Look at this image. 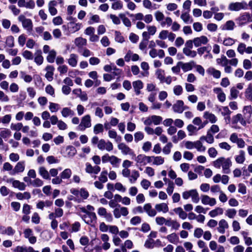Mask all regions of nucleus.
<instances>
[{"label":"nucleus","mask_w":252,"mask_h":252,"mask_svg":"<svg viewBox=\"0 0 252 252\" xmlns=\"http://www.w3.org/2000/svg\"><path fill=\"white\" fill-rule=\"evenodd\" d=\"M187 129L189 132V136L194 135L197 132V131L199 130L198 129V128L191 124L187 126Z\"/></svg>","instance_id":"6e6d98bb"},{"label":"nucleus","mask_w":252,"mask_h":252,"mask_svg":"<svg viewBox=\"0 0 252 252\" xmlns=\"http://www.w3.org/2000/svg\"><path fill=\"white\" fill-rule=\"evenodd\" d=\"M236 210L234 209H228L226 210L225 215L229 218L232 219L236 215Z\"/></svg>","instance_id":"680f3d73"},{"label":"nucleus","mask_w":252,"mask_h":252,"mask_svg":"<svg viewBox=\"0 0 252 252\" xmlns=\"http://www.w3.org/2000/svg\"><path fill=\"white\" fill-rule=\"evenodd\" d=\"M172 24V20L169 17H165L164 20L160 22V25L162 27H165V26H170Z\"/></svg>","instance_id":"0e129e2a"},{"label":"nucleus","mask_w":252,"mask_h":252,"mask_svg":"<svg viewBox=\"0 0 252 252\" xmlns=\"http://www.w3.org/2000/svg\"><path fill=\"white\" fill-rule=\"evenodd\" d=\"M101 160L103 163L109 162L113 168H117L120 166L121 159L115 155L106 154L102 156Z\"/></svg>","instance_id":"f03ea898"},{"label":"nucleus","mask_w":252,"mask_h":252,"mask_svg":"<svg viewBox=\"0 0 252 252\" xmlns=\"http://www.w3.org/2000/svg\"><path fill=\"white\" fill-rule=\"evenodd\" d=\"M182 196L184 199H188L191 197L192 201L195 203L199 201V194L195 189L183 192Z\"/></svg>","instance_id":"7ed1b4c3"},{"label":"nucleus","mask_w":252,"mask_h":252,"mask_svg":"<svg viewBox=\"0 0 252 252\" xmlns=\"http://www.w3.org/2000/svg\"><path fill=\"white\" fill-rule=\"evenodd\" d=\"M173 211L176 214L178 215L179 217L182 220H185L188 216V214L183 210L181 207L174 208L173 209Z\"/></svg>","instance_id":"2f4dec72"},{"label":"nucleus","mask_w":252,"mask_h":252,"mask_svg":"<svg viewBox=\"0 0 252 252\" xmlns=\"http://www.w3.org/2000/svg\"><path fill=\"white\" fill-rule=\"evenodd\" d=\"M228 227V224L226 220L221 219L219 222V226L217 227V230L220 233L224 234L225 231V229H227Z\"/></svg>","instance_id":"aec40b11"},{"label":"nucleus","mask_w":252,"mask_h":252,"mask_svg":"<svg viewBox=\"0 0 252 252\" xmlns=\"http://www.w3.org/2000/svg\"><path fill=\"white\" fill-rule=\"evenodd\" d=\"M236 20L239 22V26L243 25L247 23L252 22V16L248 12H244L238 17Z\"/></svg>","instance_id":"1a4fd4ad"},{"label":"nucleus","mask_w":252,"mask_h":252,"mask_svg":"<svg viewBox=\"0 0 252 252\" xmlns=\"http://www.w3.org/2000/svg\"><path fill=\"white\" fill-rule=\"evenodd\" d=\"M213 91L217 94V97L220 101L223 102L225 100V94L220 88H215Z\"/></svg>","instance_id":"b1692460"},{"label":"nucleus","mask_w":252,"mask_h":252,"mask_svg":"<svg viewBox=\"0 0 252 252\" xmlns=\"http://www.w3.org/2000/svg\"><path fill=\"white\" fill-rule=\"evenodd\" d=\"M203 117L211 123H215L217 121V118L214 114L207 111L204 112Z\"/></svg>","instance_id":"c9c22d12"},{"label":"nucleus","mask_w":252,"mask_h":252,"mask_svg":"<svg viewBox=\"0 0 252 252\" xmlns=\"http://www.w3.org/2000/svg\"><path fill=\"white\" fill-rule=\"evenodd\" d=\"M191 49H189L187 48H184L183 49V53L188 57L191 58H194L197 55V53L195 51L191 50Z\"/></svg>","instance_id":"de8ad7c7"},{"label":"nucleus","mask_w":252,"mask_h":252,"mask_svg":"<svg viewBox=\"0 0 252 252\" xmlns=\"http://www.w3.org/2000/svg\"><path fill=\"white\" fill-rule=\"evenodd\" d=\"M194 45L195 47H199L202 45L207 44L209 41L208 38L204 35L195 37L193 39Z\"/></svg>","instance_id":"f3484780"},{"label":"nucleus","mask_w":252,"mask_h":252,"mask_svg":"<svg viewBox=\"0 0 252 252\" xmlns=\"http://www.w3.org/2000/svg\"><path fill=\"white\" fill-rule=\"evenodd\" d=\"M143 210L150 217H155L157 215L156 210L152 209V206L150 203L145 204L144 205Z\"/></svg>","instance_id":"393cba45"},{"label":"nucleus","mask_w":252,"mask_h":252,"mask_svg":"<svg viewBox=\"0 0 252 252\" xmlns=\"http://www.w3.org/2000/svg\"><path fill=\"white\" fill-rule=\"evenodd\" d=\"M194 125L199 126L198 129L203 128L205 126V124H203L201 119L199 117H195L192 121Z\"/></svg>","instance_id":"13d9d810"},{"label":"nucleus","mask_w":252,"mask_h":252,"mask_svg":"<svg viewBox=\"0 0 252 252\" xmlns=\"http://www.w3.org/2000/svg\"><path fill=\"white\" fill-rule=\"evenodd\" d=\"M235 24L232 20L227 21L223 26V30L232 31L235 27Z\"/></svg>","instance_id":"4c0bfd02"},{"label":"nucleus","mask_w":252,"mask_h":252,"mask_svg":"<svg viewBox=\"0 0 252 252\" xmlns=\"http://www.w3.org/2000/svg\"><path fill=\"white\" fill-rule=\"evenodd\" d=\"M43 58L41 56V51L38 50L35 53V57L34 58V62L40 65L42 63Z\"/></svg>","instance_id":"49530a36"},{"label":"nucleus","mask_w":252,"mask_h":252,"mask_svg":"<svg viewBox=\"0 0 252 252\" xmlns=\"http://www.w3.org/2000/svg\"><path fill=\"white\" fill-rule=\"evenodd\" d=\"M207 72L212 75L214 78L218 79L220 78L221 75L220 71L216 69L215 68L210 67L207 70Z\"/></svg>","instance_id":"72a5a7b5"},{"label":"nucleus","mask_w":252,"mask_h":252,"mask_svg":"<svg viewBox=\"0 0 252 252\" xmlns=\"http://www.w3.org/2000/svg\"><path fill=\"white\" fill-rule=\"evenodd\" d=\"M57 5V2L56 0H51L48 3V9L50 14L54 16L57 13V10L55 6Z\"/></svg>","instance_id":"bb28decb"},{"label":"nucleus","mask_w":252,"mask_h":252,"mask_svg":"<svg viewBox=\"0 0 252 252\" xmlns=\"http://www.w3.org/2000/svg\"><path fill=\"white\" fill-rule=\"evenodd\" d=\"M25 169V162L24 161H20L18 162L16 166H15L13 173L12 174H15V173L22 172L24 171Z\"/></svg>","instance_id":"7c9ffc66"},{"label":"nucleus","mask_w":252,"mask_h":252,"mask_svg":"<svg viewBox=\"0 0 252 252\" xmlns=\"http://www.w3.org/2000/svg\"><path fill=\"white\" fill-rule=\"evenodd\" d=\"M174 183L171 181H168V187L166 189V192L169 195H171L174 189Z\"/></svg>","instance_id":"338daca9"},{"label":"nucleus","mask_w":252,"mask_h":252,"mask_svg":"<svg viewBox=\"0 0 252 252\" xmlns=\"http://www.w3.org/2000/svg\"><path fill=\"white\" fill-rule=\"evenodd\" d=\"M19 75L20 78L24 80V81L26 83H30L32 80V76L27 74L25 71H20Z\"/></svg>","instance_id":"58836bf2"},{"label":"nucleus","mask_w":252,"mask_h":252,"mask_svg":"<svg viewBox=\"0 0 252 252\" xmlns=\"http://www.w3.org/2000/svg\"><path fill=\"white\" fill-rule=\"evenodd\" d=\"M39 174L45 179H50V175L48 171L44 167H40L38 169Z\"/></svg>","instance_id":"79ce46f5"},{"label":"nucleus","mask_w":252,"mask_h":252,"mask_svg":"<svg viewBox=\"0 0 252 252\" xmlns=\"http://www.w3.org/2000/svg\"><path fill=\"white\" fill-rule=\"evenodd\" d=\"M243 113L246 118H250L252 114V108L251 106H246L244 107Z\"/></svg>","instance_id":"603ef678"},{"label":"nucleus","mask_w":252,"mask_h":252,"mask_svg":"<svg viewBox=\"0 0 252 252\" xmlns=\"http://www.w3.org/2000/svg\"><path fill=\"white\" fill-rule=\"evenodd\" d=\"M172 147L173 144L171 142L167 143V144L163 147L162 149L163 153L165 155L169 154L171 152V149Z\"/></svg>","instance_id":"69168bd1"},{"label":"nucleus","mask_w":252,"mask_h":252,"mask_svg":"<svg viewBox=\"0 0 252 252\" xmlns=\"http://www.w3.org/2000/svg\"><path fill=\"white\" fill-rule=\"evenodd\" d=\"M98 149L101 151L106 150L107 152H111L113 150V145L109 141H106L104 139L99 140L97 145Z\"/></svg>","instance_id":"423d86ee"},{"label":"nucleus","mask_w":252,"mask_h":252,"mask_svg":"<svg viewBox=\"0 0 252 252\" xmlns=\"http://www.w3.org/2000/svg\"><path fill=\"white\" fill-rule=\"evenodd\" d=\"M68 28L71 33H74L81 29L82 27V24L79 23H75L73 21H70L68 23Z\"/></svg>","instance_id":"6ab92c4d"},{"label":"nucleus","mask_w":252,"mask_h":252,"mask_svg":"<svg viewBox=\"0 0 252 252\" xmlns=\"http://www.w3.org/2000/svg\"><path fill=\"white\" fill-rule=\"evenodd\" d=\"M18 20L22 23L23 27L26 29L28 32L32 31V22L30 19L27 18L24 15H20L18 17Z\"/></svg>","instance_id":"20e7f679"},{"label":"nucleus","mask_w":252,"mask_h":252,"mask_svg":"<svg viewBox=\"0 0 252 252\" xmlns=\"http://www.w3.org/2000/svg\"><path fill=\"white\" fill-rule=\"evenodd\" d=\"M235 42V39L231 37H227L224 39L222 43L224 46H229L233 45Z\"/></svg>","instance_id":"4d7b16f0"},{"label":"nucleus","mask_w":252,"mask_h":252,"mask_svg":"<svg viewBox=\"0 0 252 252\" xmlns=\"http://www.w3.org/2000/svg\"><path fill=\"white\" fill-rule=\"evenodd\" d=\"M165 225L168 227H171L175 230H178L180 226V223L176 220H172L171 218L166 219Z\"/></svg>","instance_id":"4be33fe9"},{"label":"nucleus","mask_w":252,"mask_h":252,"mask_svg":"<svg viewBox=\"0 0 252 252\" xmlns=\"http://www.w3.org/2000/svg\"><path fill=\"white\" fill-rule=\"evenodd\" d=\"M30 184L34 187H39L43 185V182L39 178H35L33 181L30 180Z\"/></svg>","instance_id":"bf43d9fd"},{"label":"nucleus","mask_w":252,"mask_h":252,"mask_svg":"<svg viewBox=\"0 0 252 252\" xmlns=\"http://www.w3.org/2000/svg\"><path fill=\"white\" fill-rule=\"evenodd\" d=\"M135 160L137 166L146 165L148 163L152 161L151 156H147L145 155L140 154L135 157Z\"/></svg>","instance_id":"39448f33"},{"label":"nucleus","mask_w":252,"mask_h":252,"mask_svg":"<svg viewBox=\"0 0 252 252\" xmlns=\"http://www.w3.org/2000/svg\"><path fill=\"white\" fill-rule=\"evenodd\" d=\"M55 68L52 65H47L45 68L46 73L45 77L49 81H51L53 79V75Z\"/></svg>","instance_id":"5701e85b"},{"label":"nucleus","mask_w":252,"mask_h":252,"mask_svg":"<svg viewBox=\"0 0 252 252\" xmlns=\"http://www.w3.org/2000/svg\"><path fill=\"white\" fill-rule=\"evenodd\" d=\"M156 75L157 78L161 82H163L164 80V71L161 69H158L156 71Z\"/></svg>","instance_id":"3c124183"},{"label":"nucleus","mask_w":252,"mask_h":252,"mask_svg":"<svg viewBox=\"0 0 252 252\" xmlns=\"http://www.w3.org/2000/svg\"><path fill=\"white\" fill-rule=\"evenodd\" d=\"M246 3L245 2H232L229 4L228 9L230 11H239L246 8Z\"/></svg>","instance_id":"ddd939ff"},{"label":"nucleus","mask_w":252,"mask_h":252,"mask_svg":"<svg viewBox=\"0 0 252 252\" xmlns=\"http://www.w3.org/2000/svg\"><path fill=\"white\" fill-rule=\"evenodd\" d=\"M72 174L71 170L69 168L65 169L61 174L60 177L62 179H69Z\"/></svg>","instance_id":"09e8293b"},{"label":"nucleus","mask_w":252,"mask_h":252,"mask_svg":"<svg viewBox=\"0 0 252 252\" xmlns=\"http://www.w3.org/2000/svg\"><path fill=\"white\" fill-rule=\"evenodd\" d=\"M189 108V107L185 106L184 103L182 100H178L173 105L172 109L175 113L181 114L183 111Z\"/></svg>","instance_id":"6e6552de"},{"label":"nucleus","mask_w":252,"mask_h":252,"mask_svg":"<svg viewBox=\"0 0 252 252\" xmlns=\"http://www.w3.org/2000/svg\"><path fill=\"white\" fill-rule=\"evenodd\" d=\"M134 92L136 95H138L141 94V90L144 87V84L140 80H137L133 81L132 83Z\"/></svg>","instance_id":"4468645a"},{"label":"nucleus","mask_w":252,"mask_h":252,"mask_svg":"<svg viewBox=\"0 0 252 252\" xmlns=\"http://www.w3.org/2000/svg\"><path fill=\"white\" fill-rule=\"evenodd\" d=\"M140 174L136 170H133L131 172V174L129 177V182L131 184H134L137 181V179L139 177Z\"/></svg>","instance_id":"473e14b6"},{"label":"nucleus","mask_w":252,"mask_h":252,"mask_svg":"<svg viewBox=\"0 0 252 252\" xmlns=\"http://www.w3.org/2000/svg\"><path fill=\"white\" fill-rule=\"evenodd\" d=\"M15 233V230L11 226L0 227V233L3 235H6L9 236H13Z\"/></svg>","instance_id":"a211bd4d"},{"label":"nucleus","mask_w":252,"mask_h":252,"mask_svg":"<svg viewBox=\"0 0 252 252\" xmlns=\"http://www.w3.org/2000/svg\"><path fill=\"white\" fill-rule=\"evenodd\" d=\"M7 182L11 183L13 187L17 188L20 190H24L25 189L26 185L23 182H21L19 180H15L13 179H9L7 180Z\"/></svg>","instance_id":"2eb2a0df"},{"label":"nucleus","mask_w":252,"mask_h":252,"mask_svg":"<svg viewBox=\"0 0 252 252\" xmlns=\"http://www.w3.org/2000/svg\"><path fill=\"white\" fill-rule=\"evenodd\" d=\"M91 118L90 115H86L83 116L81 120V122L78 126V129L84 131L87 128H89L91 126Z\"/></svg>","instance_id":"0eeeda50"},{"label":"nucleus","mask_w":252,"mask_h":252,"mask_svg":"<svg viewBox=\"0 0 252 252\" xmlns=\"http://www.w3.org/2000/svg\"><path fill=\"white\" fill-rule=\"evenodd\" d=\"M181 19L186 24L191 23L193 22L189 12H184L181 15Z\"/></svg>","instance_id":"37998d69"},{"label":"nucleus","mask_w":252,"mask_h":252,"mask_svg":"<svg viewBox=\"0 0 252 252\" xmlns=\"http://www.w3.org/2000/svg\"><path fill=\"white\" fill-rule=\"evenodd\" d=\"M154 15L156 20L160 23L165 18L164 14L160 11H157Z\"/></svg>","instance_id":"e2e57ef3"},{"label":"nucleus","mask_w":252,"mask_h":252,"mask_svg":"<svg viewBox=\"0 0 252 252\" xmlns=\"http://www.w3.org/2000/svg\"><path fill=\"white\" fill-rule=\"evenodd\" d=\"M98 215L100 216L104 217L106 220L108 222H112L113 217L110 213H108L106 209L104 207H99L97 210Z\"/></svg>","instance_id":"f8f14e48"},{"label":"nucleus","mask_w":252,"mask_h":252,"mask_svg":"<svg viewBox=\"0 0 252 252\" xmlns=\"http://www.w3.org/2000/svg\"><path fill=\"white\" fill-rule=\"evenodd\" d=\"M16 197L19 200L29 199L31 198V195L30 192L26 191L24 193H17L16 194Z\"/></svg>","instance_id":"ea45409f"},{"label":"nucleus","mask_w":252,"mask_h":252,"mask_svg":"<svg viewBox=\"0 0 252 252\" xmlns=\"http://www.w3.org/2000/svg\"><path fill=\"white\" fill-rule=\"evenodd\" d=\"M223 213V210L222 208L220 207H217L215 209L211 211L209 215L212 218H214L218 215H222Z\"/></svg>","instance_id":"c03bdc74"},{"label":"nucleus","mask_w":252,"mask_h":252,"mask_svg":"<svg viewBox=\"0 0 252 252\" xmlns=\"http://www.w3.org/2000/svg\"><path fill=\"white\" fill-rule=\"evenodd\" d=\"M118 148L124 155L135 156L134 151L124 143H119L118 145Z\"/></svg>","instance_id":"9d476101"},{"label":"nucleus","mask_w":252,"mask_h":252,"mask_svg":"<svg viewBox=\"0 0 252 252\" xmlns=\"http://www.w3.org/2000/svg\"><path fill=\"white\" fill-rule=\"evenodd\" d=\"M218 64L222 66H226L228 63V60L224 55H222L220 58H218L216 60Z\"/></svg>","instance_id":"8fccbe9b"},{"label":"nucleus","mask_w":252,"mask_h":252,"mask_svg":"<svg viewBox=\"0 0 252 252\" xmlns=\"http://www.w3.org/2000/svg\"><path fill=\"white\" fill-rule=\"evenodd\" d=\"M155 209L158 212H162L163 213H166L169 211L168 205L165 203L156 204L155 205Z\"/></svg>","instance_id":"c85d7f7f"},{"label":"nucleus","mask_w":252,"mask_h":252,"mask_svg":"<svg viewBox=\"0 0 252 252\" xmlns=\"http://www.w3.org/2000/svg\"><path fill=\"white\" fill-rule=\"evenodd\" d=\"M179 64H181V68L184 72L191 70L192 67L195 65V63L193 61L186 63L182 62H179Z\"/></svg>","instance_id":"412c9836"},{"label":"nucleus","mask_w":252,"mask_h":252,"mask_svg":"<svg viewBox=\"0 0 252 252\" xmlns=\"http://www.w3.org/2000/svg\"><path fill=\"white\" fill-rule=\"evenodd\" d=\"M245 159V153L243 150H240L238 154L235 156V161L238 164H243Z\"/></svg>","instance_id":"a878e982"},{"label":"nucleus","mask_w":252,"mask_h":252,"mask_svg":"<svg viewBox=\"0 0 252 252\" xmlns=\"http://www.w3.org/2000/svg\"><path fill=\"white\" fill-rule=\"evenodd\" d=\"M66 151L67 153V155L70 157L74 156L76 153L75 148L73 146L67 147L66 148Z\"/></svg>","instance_id":"774afa93"},{"label":"nucleus","mask_w":252,"mask_h":252,"mask_svg":"<svg viewBox=\"0 0 252 252\" xmlns=\"http://www.w3.org/2000/svg\"><path fill=\"white\" fill-rule=\"evenodd\" d=\"M74 44L77 47L81 48L86 45L87 40L81 37H77L74 40Z\"/></svg>","instance_id":"e433bc0d"},{"label":"nucleus","mask_w":252,"mask_h":252,"mask_svg":"<svg viewBox=\"0 0 252 252\" xmlns=\"http://www.w3.org/2000/svg\"><path fill=\"white\" fill-rule=\"evenodd\" d=\"M68 63L72 67H75L78 63V56L75 54H71L67 60Z\"/></svg>","instance_id":"cd10ccee"},{"label":"nucleus","mask_w":252,"mask_h":252,"mask_svg":"<svg viewBox=\"0 0 252 252\" xmlns=\"http://www.w3.org/2000/svg\"><path fill=\"white\" fill-rule=\"evenodd\" d=\"M108 136L110 138L114 139L116 142H120L122 140L121 136L118 135L116 131L114 130H109Z\"/></svg>","instance_id":"f704fd0d"},{"label":"nucleus","mask_w":252,"mask_h":252,"mask_svg":"<svg viewBox=\"0 0 252 252\" xmlns=\"http://www.w3.org/2000/svg\"><path fill=\"white\" fill-rule=\"evenodd\" d=\"M82 218L88 224L95 222L97 220L96 214L93 212H89L87 215H83Z\"/></svg>","instance_id":"9b49d317"},{"label":"nucleus","mask_w":252,"mask_h":252,"mask_svg":"<svg viewBox=\"0 0 252 252\" xmlns=\"http://www.w3.org/2000/svg\"><path fill=\"white\" fill-rule=\"evenodd\" d=\"M56 56V52L55 50H51L48 56L47 57V61L50 63H52L54 62Z\"/></svg>","instance_id":"5fc2aeb1"},{"label":"nucleus","mask_w":252,"mask_h":252,"mask_svg":"<svg viewBox=\"0 0 252 252\" xmlns=\"http://www.w3.org/2000/svg\"><path fill=\"white\" fill-rule=\"evenodd\" d=\"M201 202L204 205H209L213 206L216 205L217 201L215 198H211L207 195H202Z\"/></svg>","instance_id":"dca6fc26"},{"label":"nucleus","mask_w":252,"mask_h":252,"mask_svg":"<svg viewBox=\"0 0 252 252\" xmlns=\"http://www.w3.org/2000/svg\"><path fill=\"white\" fill-rule=\"evenodd\" d=\"M104 128L102 124H97L94 127V132L97 134L103 131Z\"/></svg>","instance_id":"052dcab7"},{"label":"nucleus","mask_w":252,"mask_h":252,"mask_svg":"<svg viewBox=\"0 0 252 252\" xmlns=\"http://www.w3.org/2000/svg\"><path fill=\"white\" fill-rule=\"evenodd\" d=\"M152 160L153 159V164L156 165L162 164L164 162V158L161 156H151Z\"/></svg>","instance_id":"a19ab883"},{"label":"nucleus","mask_w":252,"mask_h":252,"mask_svg":"<svg viewBox=\"0 0 252 252\" xmlns=\"http://www.w3.org/2000/svg\"><path fill=\"white\" fill-rule=\"evenodd\" d=\"M63 117L66 118L69 116H73L74 112L71 109L68 107H64L63 108L61 111Z\"/></svg>","instance_id":"a18cd8bd"},{"label":"nucleus","mask_w":252,"mask_h":252,"mask_svg":"<svg viewBox=\"0 0 252 252\" xmlns=\"http://www.w3.org/2000/svg\"><path fill=\"white\" fill-rule=\"evenodd\" d=\"M194 148L199 152H205L206 147L204 146L200 140L195 141Z\"/></svg>","instance_id":"864d4df0"},{"label":"nucleus","mask_w":252,"mask_h":252,"mask_svg":"<svg viewBox=\"0 0 252 252\" xmlns=\"http://www.w3.org/2000/svg\"><path fill=\"white\" fill-rule=\"evenodd\" d=\"M213 165L217 168L222 167V172L225 174H229L230 172V167L232 162L230 158L220 157L213 161Z\"/></svg>","instance_id":"f257e3e1"},{"label":"nucleus","mask_w":252,"mask_h":252,"mask_svg":"<svg viewBox=\"0 0 252 252\" xmlns=\"http://www.w3.org/2000/svg\"><path fill=\"white\" fill-rule=\"evenodd\" d=\"M168 241L172 244H177L179 242V238L178 235L175 233H172L166 236Z\"/></svg>","instance_id":"c756f323"}]
</instances>
